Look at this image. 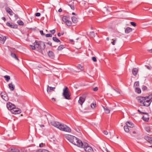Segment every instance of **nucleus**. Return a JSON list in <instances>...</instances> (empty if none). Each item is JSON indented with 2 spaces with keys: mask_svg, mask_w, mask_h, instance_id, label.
<instances>
[{
  "mask_svg": "<svg viewBox=\"0 0 152 152\" xmlns=\"http://www.w3.org/2000/svg\"><path fill=\"white\" fill-rule=\"evenodd\" d=\"M34 45H36V48L38 49L44 50L45 47L44 42L41 41H36L34 43Z\"/></svg>",
  "mask_w": 152,
  "mask_h": 152,
  "instance_id": "nucleus-6",
  "label": "nucleus"
},
{
  "mask_svg": "<svg viewBox=\"0 0 152 152\" xmlns=\"http://www.w3.org/2000/svg\"><path fill=\"white\" fill-rule=\"evenodd\" d=\"M66 24L68 26H71L72 23L71 21L69 20L66 22Z\"/></svg>",
  "mask_w": 152,
  "mask_h": 152,
  "instance_id": "nucleus-32",
  "label": "nucleus"
},
{
  "mask_svg": "<svg viewBox=\"0 0 152 152\" xmlns=\"http://www.w3.org/2000/svg\"><path fill=\"white\" fill-rule=\"evenodd\" d=\"M138 102L141 106L148 107L151 104L150 99L147 97L138 96L136 98Z\"/></svg>",
  "mask_w": 152,
  "mask_h": 152,
  "instance_id": "nucleus-2",
  "label": "nucleus"
},
{
  "mask_svg": "<svg viewBox=\"0 0 152 152\" xmlns=\"http://www.w3.org/2000/svg\"><path fill=\"white\" fill-rule=\"evenodd\" d=\"M1 96L2 98L6 101H7L8 100V98L7 94L4 93H1Z\"/></svg>",
  "mask_w": 152,
  "mask_h": 152,
  "instance_id": "nucleus-11",
  "label": "nucleus"
},
{
  "mask_svg": "<svg viewBox=\"0 0 152 152\" xmlns=\"http://www.w3.org/2000/svg\"><path fill=\"white\" fill-rule=\"evenodd\" d=\"M12 113H13L16 114L20 113L21 112V110L19 108H15V107L13 108L12 111Z\"/></svg>",
  "mask_w": 152,
  "mask_h": 152,
  "instance_id": "nucleus-8",
  "label": "nucleus"
},
{
  "mask_svg": "<svg viewBox=\"0 0 152 152\" xmlns=\"http://www.w3.org/2000/svg\"><path fill=\"white\" fill-rule=\"evenodd\" d=\"M149 52L151 53H152V49L149 50Z\"/></svg>",
  "mask_w": 152,
  "mask_h": 152,
  "instance_id": "nucleus-62",
  "label": "nucleus"
},
{
  "mask_svg": "<svg viewBox=\"0 0 152 152\" xmlns=\"http://www.w3.org/2000/svg\"><path fill=\"white\" fill-rule=\"evenodd\" d=\"M62 9L61 8L59 9L58 10V12H61L62 11Z\"/></svg>",
  "mask_w": 152,
  "mask_h": 152,
  "instance_id": "nucleus-58",
  "label": "nucleus"
},
{
  "mask_svg": "<svg viewBox=\"0 0 152 152\" xmlns=\"http://www.w3.org/2000/svg\"><path fill=\"white\" fill-rule=\"evenodd\" d=\"M96 104L95 103H92L91 105V108L93 109H94L96 107Z\"/></svg>",
  "mask_w": 152,
  "mask_h": 152,
  "instance_id": "nucleus-35",
  "label": "nucleus"
},
{
  "mask_svg": "<svg viewBox=\"0 0 152 152\" xmlns=\"http://www.w3.org/2000/svg\"><path fill=\"white\" fill-rule=\"evenodd\" d=\"M117 39H115L113 41L111 42V43L113 45H115V42L116 41Z\"/></svg>",
  "mask_w": 152,
  "mask_h": 152,
  "instance_id": "nucleus-46",
  "label": "nucleus"
},
{
  "mask_svg": "<svg viewBox=\"0 0 152 152\" xmlns=\"http://www.w3.org/2000/svg\"><path fill=\"white\" fill-rule=\"evenodd\" d=\"M63 96L65 99L69 100L70 99V94L67 87L65 86L63 89Z\"/></svg>",
  "mask_w": 152,
  "mask_h": 152,
  "instance_id": "nucleus-5",
  "label": "nucleus"
},
{
  "mask_svg": "<svg viewBox=\"0 0 152 152\" xmlns=\"http://www.w3.org/2000/svg\"><path fill=\"white\" fill-rule=\"evenodd\" d=\"M50 32L52 33L53 34L55 33V31L54 29H53L50 31Z\"/></svg>",
  "mask_w": 152,
  "mask_h": 152,
  "instance_id": "nucleus-48",
  "label": "nucleus"
},
{
  "mask_svg": "<svg viewBox=\"0 0 152 152\" xmlns=\"http://www.w3.org/2000/svg\"><path fill=\"white\" fill-rule=\"evenodd\" d=\"M35 15L37 17L40 16V13L39 12H37L36 14Z\"/></svg>",
  "mask_w": 152,
  "mask_h": 152,
  "instance_id": "nucleus-49",
  "label": "nucleus"
},
{
  "mask_svg": "<svg viewBox=\"0 0 152 152\" xmlns=\"http://www.w3.org/2000/svg\"><path fill=\"white\" fill-rule=\"evenodd\" d=\"M145 139L150 143L152 144V137L146 136L145 137Z\"/></svg>",
  "mask_w": 152,
  "mask_h": 152,
  "instance_id": "nucleus-16",
  "label": "nucleus"
},
{
  "mask_svg": "<svg viewBox=\"0 0 152 152\" xmlns=\"http://www.w3.org/2000/svg\"><path fill=\"white\" fill-rule=\"evenodd\" d=\"M72 14L73 15H76V14L74 12H72Z\"/></svg>",
  "mask_w": 152,
  "mask_h": 152,
  "instance_id": "nucleus-63",
  "label": "nucleus"
},
{
  "mask_svg": "<svg viewBox=\"0 0 152 152\" xmlns=\"http://www.w3.org/2000/svg\"><path fill=\"white\" fill-rule=\"evenodd\" d=\"M130 23L132 25L134 26H136V23L134 22H130Z\"/></svg>",
  "mask_w": 152,
  "mask_h": 152,
  "instance_id": "nucleus-41",
  "label": "nucleus"
},
{
  "mask_svg": "<svg viewBox=\"0 0 152 152\" xmlns=\"http://www.w3.org/2000/svg\"><path fill=\"white\" fill-rule=\"evenodd\" d=\"M4 78L5 79V80L7 81L8 82L10 79V77L8 75H5L4 77Z\"/></svg>",
  "mask_w": 152,
  "mask_h": 152,
  "instance_id": "nucleus-33",
  "label": "nucleus"
},
{
  "mask_svg": "<svg viewBox=\"0 0 152 152\" xmlns=\"http://www.w3.org/2000/svg\"><path fill=\"white\" fill-rule=\"evenodd\" d=\"M115 91L117 93H120V92H119V90L117 89H116L115 90Z\"/></svg>",
  "mask_w": 152,
  "mask_h": 152,
  "instance_id": "nucleus-57",
  "label": "nucleus"
},
{
  "mask_svg": "<svg viewBox=\"0 0 152 152\" xmlns=\"http://www.w3.org/2000/svg\"><path fill=\"white\" fill-rule=\"evenodd\" d=\"M53 40L57 42H60V41L56 37H53Z\"/></svg>",
  "mask_w": 152,
  "mask_h": 152,
  "instance_id": "nucleus-31",
  "label": "nucleus"
},
{
  "mask_svg": "<svg viewBox=\"0 0 152 152\" xmlns=\"http://www.w3.org/2000/svg\"><path fill=\"white\" fill-rule=\"evenodd\" d=\"M68 6H69L71 8V9L73 10H74L75 9L74 5L73 4H68Z\"/></svg>",
  "mask_w": 152,
  "mask_h": 152,
  "instance_id": "nucleus-36",
  "label": "nucleus"
},
{
  "mask_svg": "<svg viewBox=\"0 0 152 152\" xmlns=\"http://www.w3.org/2000/svg\"><path fill=\"white\" fill-rule=\"evenodd\" d=\"M104 112L106 113H110V110L107 107H103Z\"/></svg>",
  "mask_w": 152,
  "mask_h": 152,
  "instance_id": "nucleus-28",
  "label": "nucleus"
},
{
  "mask_svg": "<svg viewBox=\"0 0 152 152\" xmlns=\"http://www.w3.org/2000/svg\"><path fill=\"white\" fill-rule=\"evenodd\" d=\"M139 85V83L138 81L135 82L134 84V86H138Z\"/></svg>",
  "mask_w": 152,
  "mask_h": 152,
  "instance_id": "nucleus-38",
  "label": "nucleus"
},
{
  "mask_svg": "<svg viewBox=\"0 0 152 152\" xmlns=\"http://www.w3.org/2000/svg\"><path fill=\"white\" fill-rule=\"evenodd\" d=\"M147 87L146 86H143L142 87V90L145 91L146 90Z\"/></svg>",
  "mask_w": 152,
  "mask_h": 152,
  "instance_id": "nucleus-47",
  "label": "nucleus"
},
{
  "mask_svg": "<svg viewBox=\"0 0 152 152\" xmlns=\"http://www.w3.org/2000/svg\"><path fill=\"white\" fill-rule=\"evenodd\" d=\"M69 19V17L66 16H63L62 17V20L65 23Z\"/></svg>",
  "mask_w": 152,
  "mask_h": 152,
  "instance_id": "nucleus-21",
  "label": "nucleus"
},
{
  "mask_svg": "<svg viewBox=\"0 0 152 152\" xmlns=\"http://www.w3.org/2000/svg\"><path fill=\"white\" fill-rule=\"evenodd\" d=\"M64 137L66 139L73 144L77 146H80V143L81 142V140L76 137L69 134H65Z\"/></svg>",
  "mask_w": 152,
  "mask_h": 152,
  "instance_id": "nucleus-3",
  "label": "nucleus"
},
{
  "mask_svg": "<svg viewBox=\"0 0 152 152\" xmlns=\"http://www.w3.org/2000/svg\"><path fill=\"white\" fill-rule=\"evenodd\" d=\"M70 41L71 42H73V40H72V39H70Z\"/></svg>",
  "mask_w": 152,
  "mask_h": 152,
  "instance_id": "nucleus-64",
  "label": "nucleus"
},
{
  "mask_svg": "<svg viewBox=\"0 0 152 152\" xmlns=\"http://www.w3.org/2000/svg\"><path fill=\"white\" fill-rule=\"evenodd\" d=\"M80 146L78 147L83 148L86 152H94L93 149L90 146L88 143L86 142L83 143L81 141V142H80Z\"/></svg>",
  "mask_w": 152,
  "mask_h": 152,
  "instance_id": "nucleus-4",
  "label": "nucleus"
},
{
  "mask_svg": "<svg viewBox=\"0 0 152 152\" xmlns=\"http://www.w3.org/2000/svg\"><path fill=\"white\" fill-rule=\"evenodd\" d=\"M51 124L53 126L62 131L68 132H71L70 128L63 124H60L58 122L55 121L51 122Z\"/></svg>",
  "mask_w": 152,
  "mask_h": 152,
  "instance_id": "nucleus-1",
  "label": "nucleus"
},
{
  "mask_svg": "<svg viewBox=\"0 0 152 152\" xmlns=\"http://www.w3.org/2000/svg\"><path fill=\"white\" fill-rule=\"evenodd\" d=\"M126 124L129 128H133L134 126V125L129 122H126Z\"/></svg>",
  "mask_w": 152,
  "mask_h": 152,
  "instance_id": "nucleus-20",
  "label": "nucleus"
},
{
  "mask_svg": "<svg viewBox=\"0 0 152 152\" xmlns=\"http://www.w3.org/2000/svg\"><path fill=\"white\" fill-rule=\"evenodd\" d=\"M132 72L133 75L136 76L138 72V69L136 68H134L133 69Z\"/></svg>",
  "mask_w": 152,
  "mask_h": 152,
  "instance_id": "nucleus-22",
  "label": "nucleus"
},
{
  "mask_svg": "<svg viewBox=\"0 0 152 152\" xmlns=\"http://www.w3.org/2000/svg\"><path fill=\"white\" fill-rule=\"evenodd\" d=\"M103 133H104V134L106 135H107L108 134V132L107 131H104L103 132Z\"/></svg>",
  "mask_w": 152,
  "mask_h": 152,
  "instance_id": "nucleus-51",
  "label": "nucleus"
},
{
  "mask_svg": "<svg viewBox=\"0 0 152 152\" xmlns=\"http://www.w3.org/2000/svg\"><path fill=\"white\" fill-rule=\"evenodd\" d=\"M31 48L33 50L35 49L36 48V46L35 45L34 46L31 45Z\"/></svg>",
  "mask_w": 152,
  "mask_h": 152,
  "instance_id": "nucleus-42",
  "label": "nucleus"
},
{
  "mask_svg": "<svg viewBox=\"0 0 152 152\" xmlns=\"http://www.w3.org/2000/svg\"><path fill=\"white\" fill-rule=\"evenodd\" d=\"M8 86L9 88L11 91H13L14 90L15 86L14 85L12 84V83H10Z\"/></svg>",
  "mask_w": 152,
  "mask_h": 152,
  "instance_id": "nucleus-19",
  "label": "nucleus"
},
{
  "mask_svg": "<svg viewBox=\"0 0 152 152\" xmlns=\"http://www.w3.org/2000/svg\"><path fill=\"white\" fill-rule=\"evenodd\" d=\"M36 152H42L41 149H39L37 150Z\"/></svg>",
  "mask_w": 152,
  "mask_h": 152,
  "instance_id": "nucleus-59",
  "label": "nucleus"
},
{
  "mask_svg": "<svg viewBox=\"0 0 152 152\" xmlns=\"http://www.w3.org/2000/svg\"><path fill=\"white\" fill-rule=\"evenodd\" d=\"M72 22L75 23H76L78 22L77 18L75 16H73L72 17Z\"/></svg>",
  "mask_w": 152,
  "mask_h": 152,
  "instance_id": "nucleus-23",
  "label": "nucleus"
},
{
  "mask_svg": "<svg viewBox=\"0 0 152 152\" xmlns=\"http://www.w3.org/2000/svg\"><path fill=\"white\" fill-rule=\"evenodd\" d=\"M45 36L46 37H52V35L51 34H47L45 35Z\"/></svg>",
  "mask_w": 152,
  "mask_h": 152,
  "instance_id": "nucleus-40",
  "label": "nucleus"
},
{
  "mask_svg": "<svg viewBox=\"0 0 152 152\" xmlns=\"http://www.w3.org/2000/svg\"><path fill=\"white\" fill-rule=\"evenodd\" d=\"M142 119L145 121H148L149 120V116L147 113H145V114L142 116Z\"/></svg>",
  "mask_w": 152,
  "mask_h": 152,
  "instance_id": "nucleus-15",
  "label": "nucleus"
},
{
  "mask_svg": "<svg viewBox=\"0 0 152 152\" xmlns=\"http://www.w3.org/2000/svg\"><path fill=\"white\" fill-rule=\"evenodd\" d=\"M47 44L48 45H49L50 46H51L52 45V43L51 42H48V43H47Z\"/></svg>",
  "mask_w": 152,
  "mask_h": 152,
  "instance_id": "nucleus-53",
  "label": "nucleus"
},
{
  "mask_svg": "<svg viewBox=\"0 0 152 152\" xmlns=\"http://www.w3.org/2000/svg\"><path fill=\"white\" fill-rule=\"evenodd\" d=\"M20 151L22 152H26L27 151V150L24 148H21Z\"/></svg>",
  "mask_w": 152,
  "mask_h": 152,
  "instance_id": "nucleus-39",
  "label": "nucleus"
},
{
  "mask_svg": "<svg viewBox=\"0 0 152 152\" xmlns=\"http://www.w3.org/2000/svg\"><path fill=\"white\" fill-rule=\"evenodd\" d=\"M124 129L125 132H128L130 131L131 130V128H129V127L126 125L124 126Z\"/></svg>",
  "mask_w": 152,
  "mask_h": 152,
  "instance_id": "nucleus-24",
  "label": "nucleus"
},
{
  "mask_svg": "<svg viewBox=\"0 0 152 152\" xmlns=\"http://www.w3.org/2000/svg\"><path fill=\"white\" fill-rule=\"evenodd\" d=\"M40 33L41 35H45V34L43 33V32L42 30H40Z\"/></svg>",
  "mask_w": 152,
  "mask_h": 152,
  "instance_id": "nucleus-50",
  "label": "nucleus"
},
{
  "mask_svg": "<svg viewBox=\"0 0 152 152\" xmlns=\"http://www.w3.org/2000/svg\"><path fill=\"white\" fill-rule=\"evenodd\" d=\"M48 55L51 58H53L54 57V55L53 52L51 51H49L48 53Z\"/></svg>",
  "mask_w": 152,
  "mask_h": 152,
  "instance_id": "nucleus-18",
  "label": "nucleus"
},
{
  "mask_svg": "<svg viewBox=\"0 0 152 152\" xmlns=\"http://www.w3.org/2000/svg\"><path fill=\"white\" fill-rule=\"evenodd\" d=\"M90 35L92 37H94L95 36V33H94V32H93V31L90 32Z\"/></svg>",
  "mask_w": 152,
  "mask_h": 152,
  "instance_id": "nucleus-37",
  "label": "nucleus"
},
{
  "mask_svg": "<svg viewBox=\"0 0 152 152\" xmlns=\"http://www.w3.org/2000/svg\"><path fill=\"white\" fill-rule=\"evenodd\" d=\"M41 151L42 152H49V151L45 149H41Z\"/></svg>",
  "mask_w": 152,
  "mask_h": 152,
  "instance_id": "nucleus-45",
  "label": "nucleus"
},
{
  "mask_svg": "<svg viewBox=\"0 0 152 152\" xmlns=\"http://www.w3.org/2000/svg\"><path fill=\"white\" fill-rule=\"evenodd\" d=\"M7 37L6 36H1L0 37V42L2 44H4L5 42Z\"/></svg>",
  "mask_w": 152,
  "mask_h": 152,
  "instance_id": "nucleus-10",
  "label": "nucleus"
},
{
  "mask_svg": "<svg viewBox=\"0 0 152 152\" xmlns=\"http://www.w3.org/2000/svg\"><path fill=\"white\" fill-rule=\"evenodd\" d=\"M146 67H147V68L148 69H149V70H151L152 69V67L149 66H146Z\"/></svg>",
  "mask_w": 152,
  "mask_h": 152,
  "instance_id": "nucleus-52",
  "label": "nucleus"
},
{
  "mask_svg": "<svg viewBox=\"0 0 152 152\" xmlns=\"http://www.w3.org/2000/svg\"><path fill=\"white\" fill-rule=\"evenodd\" d=\"M11 56L13 58H14L15 60H17L18 61H19V59L17 56L16 54L14 53H11Z\"/></svg>",
  "mask_w": 152,
  "mask_h": 152,
  "instance_id": "nucleus-26",
  "label": "nucleus"
},
{
  "mask_svg": "<svg viewBox=\"0 0 152 152\" xmlns=\"http://www.w3.org/2000/svg\"><path fill=\"white\" fill-rule=\"evenodd\" d=\"M85 100V98L83 96H80L79 98V100L78 101V103L82 105L83 104Z\"/></svg>",
  "mask_w": 152,
  "mask_h": 152,
  "instance_id": "nucleus-12",
  "label": "nucleus"
},
{
  "mask_svg": "<svg viewBox=\"0 0 152 152\" xmlns=\"http://www.w3.org/2000/svg\"><path fill=\"white\" fill-rule=\"evenodd\" d=\"M8 151L9 152H20V150L18 149L13 148H9L8 149Z\"/></svg>",
  "mask_w": 152,
  "mask_h": 152,
  "instance_id": "nucleus-14",
  "label": "nucleus"
},
{
  "mask_svg": "<svg viewBox=\"0 0 152 152\" xmlns=\"http://www.w3.org/2000/svg\"><path fill=\"white\" fill-rule=\"evenodd\" d=\"M92 60L94 62H96V58L95 57H92Z\"/></svg>",
  "mask_w": 152,
  "mask_h": 152,
  "instance_id": "nucleus-44",
  "label": "nucleus"
},
{
  "mask_svg": "<svg viewBox=\"0 0 152 152\" xmlns=\"http://www.w3.org/2000/svg\"><path fill=\"white\" fill-rule=\"evenodd\" d=\"M1 19L2 20H3L4 21H5L6 20V18L4 17H3L1 18Z\"/></svg>",
  "mask_w": 152,
  "mask_h": 152,
  "instance_id": "nucleus-56",
  "label": "nucleus"
},
{
  "mask_svg": "<svg viewBox=\"0 0 152 152\" xmlns=\"http://www.w3.org/2000/svg\"><path fill=\"white\" fill-rule=\"evenodd\" d=\"M132 31V28L129 27H127L125 30V32L128 34L131 32Z\"/></svg>",
  "mask_w": 152,
  "mask_h": 152,
  "instance_id": "nucleus-27",
  "label": "nucleus"
},
{
  "mask_svg": "<svg viewBox=\"0 0 152 152\" xmlns=\"http://www.w3.org/2000/svg\"><path fill=\"white\" fill-rule=\"evenodd\" d=\"M39 146L40 147H42L43 146V144L42 143H41L39 144Z\"/></svg>",
  "mask_w": 152,
  "mask_h": 152,
  "instance_id": "nucleus-54",
  "label": "nucleus"
},
{
  "mask_svg": "<svg viewBox=\"0 0 152 152\" xmlns=\"http://www.w3.org/2000/svg\"><path fill=\"white\" fill-rule=\"evenodd\" d=\"M77 68L78 69H80L81 71H83L84 69L83 66L80 64L78 65Z\"/></svg>",
  "mask_w": 152,
  "mask_h": 152,
  "instance_id": "nucleus-30",
  "label": "nucleus"
},
{
  "mask_svg": "<svg viewBox=\"0 0 152 152\" xmlns=\"http://www.w3.org/2000/svg\"><path fill=\"white\" fill-rule=\"evenodd\" d=\"M5 10L11 16L13 15L14 13L12 10L10 8L8 7H5Z\"/></svg>",
  "mask_w": 152,
  "mask_h": 152,
  "instance_id": "nucleus-9",
  "label": "nucleus"
},
{
  "mask_svg": "<svg viewBox=\"0 0 152 152\" xmlns=\"http://www.w3.org/2000/svg\"><path fill=\"white\" fill-rule=\"evenodd\" d=\"M7 108L9 110H11V111L13 108L15 107V105L13 104L12 103L10 102H9L7 104Z\"/></svg>",
  "mask_w": 152,
  "mask_h": 152,
  "instance_id": "nucleus-7",
  "label": "nucleus"
},
{
  "mask_svg": "<svg viewBox=\"0 0 152 152\" xmlns=\"http://www.w3.org/2000/svg\"><path fill=\"white\" fill-rule=\"evenodd\" d=\"M6 25L7 26L10 27L12 28H17V25H15L11 23L8 22L7 23Z\"/></svg>",
  "mask_w": 152,
  "mask_h": 152,
  "instance_id": "nucleus-13",
  "label": "nucleus"
},
{
  "mask_svg": "<svg viewBox=\"0 0 152 152\" xmlns=\"http://www.w3.org/2000/svg\"><path fill=\"white\" fill-rule=\"evenodd\" d=\"M52 99L53 101H54V102L56 101V99L54 98H52Z\"/></svg>",
  "mask_w": 152,
  "mask_h": 152,
  "instance_id": "nucleus-60",
  "label": "nucleus"
},
{
  "mask_svg": "<svg viewBox=\"0 0 152 152\" xmlns=\"http://www.w3.org/2000/svg\"><path fill=\"white\" fill-rule=\"evenodd\" d=\"M15 17L16 19H18V16L17 15H15Z\"/></svg>",
  "mask_w": 152,
  "mask_h": 152,
  "instance_id": "nucleus-55",
  "label": "nucleus"
},
{
  "mask_svg": "<svg viewBox=\"0 0 152 152\" xmlns=\"http://www.w3.org/2000/svg\"><path fill=\"white\" fill-rule=\"evenodd\" d=\"M17 23L20 25L23 26L24 25L23 22L21 20H18L17 21Z\"/></svg>",
  "mask_w": 152,
  "mask_h": 152,
  "instance_id": "nucleus-34",
  "label": "nucleus"
},
{
  "mask_svg": "<svg viewBox=\"0 0 152 152\" xmlns=\"http://www.w3.org/2000/svg\"><path fill=\"white\" fill-rule=\"evenodd\" d=\"M57 35L58 37H60L61 36V34L60 33H58Z\"/></svg>",
  "mask_w": 152,
  "mask_h": 152,
  "instance_id": "nucleus-61",
  "label": "nucleus"
},
{
  "mask_svg": "<svg viewBox=\"0 0 152 152\" xmlns=\"http://www.w3.org/2000/svg\"><path fill=\"white\" fill-rule=\"evenodd\" d=\"M135 91L138 94H140L141 93V90L139 88L136 87L135 89Z\"/></svg>",
  "mask_w": 152,
  "mask_h": 152,
  "instance_id": "nucleus-29",
  "label": "nucleus"
},
{
  "mask_svg": "<svg viewBox=\"0 0 152 152\" xmlns=\"http://www.w3.org/2000/svg\"><path fill=\"white\" fill-rule=\"evenodd\" d=\"M93 90L94 91H96L98 90V88L97 87L93 88Z\"/></svg>",
  "mask_w": 152,
  "mask_h": 152,
  "instance_id": "nucleus-43",
  "label": "nucleus"
},
{
  "mask_svg": "<svg viewBox=\"0 0 152 152\" xmlns=\"http://www.w3.org/2000/svg\"><path fill=\"white\" fill-rule=\"evenodd\" d=\"M55 88V87H52L49 86L48 85L47 86V91L48 92H51L52 91H54V89Z\"/></svg>",
  "mask_w": 152,
  "mask_h": 152,
  "instance_id": "nucleus-17",
  "label": "nucleus"
},
{
  "mask_svg": "<svg viewBox=\"0 0 152 152\" xmlns=\"http://www.w3.org/2000/svg\"><path fill=\"white\" fill-rule=\"evenodd\" d=\"M65 48V45H61L58 47L57 49L58 50H61Z\"/></svg>",
  "mask_w": 152,
  "mask_h": 152,
  "instance_id": "nucleus-25",
  "label": "nucleus"
}]
</instances>
